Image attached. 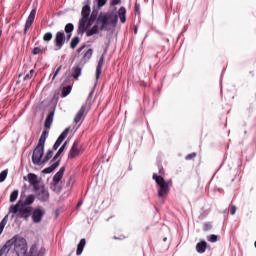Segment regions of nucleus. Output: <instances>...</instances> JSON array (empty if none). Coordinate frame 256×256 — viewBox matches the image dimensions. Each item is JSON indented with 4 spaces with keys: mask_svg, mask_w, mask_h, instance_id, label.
<instances>
[{
    "mask_svg": "<svg viewBox=\"0 0 256 256\" xmlns=\"http://www.w3.org/2000/svg\"><path fill=\"white\" fill-rule=\"evenodd\" d=\"M33 75H35V70L31 69L29 73L24 76V81H28V79H32Z\"/></svg>",
    "mask_w": 256,
    "mask_h": 256,
    "instance_id": "obj_36",
    "label": "nucleus"
},
{
    "mask_svg": "<svg viewBox=\"0 0 256 256\" xmlns=\"http://www.w3.org/2000/svg\"><path fill=\"white\" fill-rule=\"evenodd\" d=\"M9 213L12 215H17V217H23L24 219H27L31 213V208L24 206L23 203L19 201L17 204L10 207Z\"/></svg>",
    "mask_w": 256,
    "mask_h": 256,
    "instance_id": "obj_3",
    "label": "nucleus"
},
{
    "mask_svg": "<svg viewBox=\"0 0 256 256\" xmlns=\"http://www.w3.org/2000/svg\"><path fill=\"white\" fill-rule=\"evenodd\" d=\"M8 247L13 248V253L17 256H23L27 253V240L21 236H14L12 239L6 242Z\"/></svg>",
    "mask_w": 256,
    "mask_h": 256,
    "instance_id": "obj_2",
    "label": "nucleus"
},
{
    "mask_svg": "<svg viewBox=\"0 0 256 256\" xmlns=\"http://www.w3.org/2000/svg\"><path fill=\"white\" fill-rule=\"evenodd\" d=\"M208 241H210V243H215L217 242V235H210L208 237Z\"/></svg>",
    "mask_w": 256,
    "mask_h": 256,
    "instance_id": "obj_40",
    "label": "nucleus"
},
{
    "mask_svg": "<svg viewBox=\"0 0 256 256\" xmlns=\"http://www.w3.org/2000/svg\"><path fill=\"white\" fill-rule=\"evenodd\" d=\"M93 56V49L89 48L83 55L84 59H90Z\"/></svg>",
    "mask_w": 256,
    "mask_h": 256,
    "instance_id": "obj_31",
    "label": "nucleus"
},
{
    "mask_svg": "<svg viewBox=\"0 0 256 256\" xmlns=\"http://www.w3.org/2000/svg\"><path fill=\"white\" fill-rule=\"evenodd\" d=\"M85 109H87V105H82L80 110L78 111V113L76 114V116L74 118L75 123H80L81 119H83V117H85Z\"/></svg>",
    "mask_w": 256,
    "mask_h": 256,
    "instance_id": "obj_14",
    "label": "nucleus"
},
{
    "mask_svg": "<svg viewBox=\"0 0 256 256\" xmlns=\"http://www.w3.org/2000/svg\"><path fill=\"white\" fill-rule=\"evenodd\" d=\"M153 179L159 186L158 197H165V195L169 193V182L165 181L163 177L158 176L156 174L153 175Z\"/></svg>",
    "mask_w": 256,
    "mask_h": 256,
    "instance_id": "obj_4",
    "label": "nucleus"
},
{
    "mask_svg": "<svg viewBox=\"0 0 256 256\" xmlns=\"http://www.w3.org/2000/svg\"><path fill=\"white\" fill-rule=\"evenodd\" d=\"M17 197H19V190H14L10 194V203H15V201H17Z\"/></svg>",
    "mask_w": 256,
    "mask_h": 256,
    "instance_id": "obj_26",
    "label": "nucleus"
},
{
    "mask_svg": "<svg viewBox=\"0 0 256 256\" xmlns=\"http://www.w3.org/2000/svg\"><path fill=\"white\" fill-rule=\"evenodd\" d=\"M193 157H195V153H192V154L188 155V156L186 157V159H193Z\"/></svg>",
    "mask_w": 256,
    "mask_h": 256,
    "instance_id": "obj_44",
    "label": "nucleus"
},
{
    "mask_svg": "<svg viewBox=\"0 0 256 256\" xmlns=\"http://www.w3.org/2000/svg\"><path fill=\"white\" fill-rule=\"evenodd\" d=\"M33 203H35V196L34 195H28L24 201V203H22L24 206L28 207L29 205H33Z\"/></svg>",
    "mask_w": 256,
    "mask_h": 256,
    "instance_id": "obj_24",
    "label": "nucleus"
},
{
    "mask_svg": "<svg viewBox=\"0 0 256 256\" xmlns=\"http://www.w3.org/2000/svg\"><path fill=\"white\" fill-rule=\"evenodd\" d=\"M96 3L99 9H101V7H103L107 3V0H96Z\"/></svg>",
    "mask_w": 256,
    "mask_h": 256,
    "instance_id": "obj_39",
    "label": "nucleus"
},
{
    "mask_svg": "<svg viewBox=\"0 0 256 256\" xmlns=\"http://www.w3.org/2000/svg\"><path fill=\"white\" fill-rule=\"evenodd\" d=\"M105 63V57L101 56L98 62V66L96 68V79H99L101 76V71L103 69V64Z\"/></svg>",
    "mask_w": 256,
    "mask_h": 256,
    "instance_id": "obj_15",
    "label": "nucleus"
},
{
    "mask_svg": "<svg viewBox=\"0 0 256 256\" xmlns=\"http://www.w3.org/2000/svg\"><path fill=\"white\" fill-rule=\"evenodd\" d=\"M9 251H11V248H9V244L6 242L0 249V256L9 255Z\"/></svg>",
    "mask_w": 256,
    "mask_h": 256,
    "instance_id": "obj_23",
    "label": "nucleus"
},
{
    "mask_svg": "<svg viewBox=\"0 0 256 256\" xmlns=\"http://www.w3.org/2000/svg\"><path fill=\"white\" fill-rule=\"evenodd\" d=\"M47 135H49V133L46 130L42 132L41 137L39 139L38 146L45 147V141H47Z\"/></svg>",
    "mask_w": 256,
    "mask_h": 256,
    "instance_id": "obj_22",
    "label": "nucleus"
},
{
    "mask_svg": "<svg viewBox=\"0 0 256 256\" xmlns=\"http://www.w3.org/2000/svg\"><path fill=\"white\" fill-rule=\"evenodd\" d=\"M1 33H2V32L0 31V37H1Z\"/></svg>",
    "mask_w": 256,
    "mask_h": 256,
    "instance_id": "obj_47",
    "label": "nucleus"
},
{
    "mask_svg": "<svg viewBox=\"0 0 256 256\" xmlns=\"http://www.w3.org/2000/svg\"><path fill=\"white\" fill-rule=\"evenodd\" d=\"M164 241H167V238H164Z\"/></svg>",
    "mask_w": 256,
    "mask_h": 256,
    "instance_id": "obj_46",
    "label": "nucleus"
},
{
    "mask_svg": "<svg viewBox=\"0 0 256 256\" xmlns=\"http://www.w3.org/2000/svg\"><path fill=\"white\" fill-rule=\"evenodd\" d=\"M7 179V170H4L0 173V183H3Z\"/></svg>",
    "mask_w": 256,
    "mask_h": 256,
    "instance_id": "obj_38",
    "label": "nucleus"
},
{
    "mask_svg": "<svg viewBox=\"0 0 256 256\" xmlns=\"http://www.w3.org/2000/svg\"><path fill=\"white\" fill-rule=\"evenodd\" d=\"M207 249V242L202 241L196 245V251L198 253H205V250Z\"/></svg>",
    "mask_w": 256,
    "mask_h": 256,
    "instance_id": "obj_19",
    "label": "nucleus"
},
{
    "mask_svg": "<svg viewBox=\"0 0 256 256\" xmlns=\"http://www.w3.org/2000/svg\"><path fill=\"white\" fill-rule=\"evenodd\" d=\"M67 147V141L60 147V149L58 150V152L55 155V159H57V157H59V155H61V153H63V151H65Z\"/></svg>",
    "mask_w": 256,
    "mask_h": 256,
    "instance_id": "obj_32",
    "label": "nucleus"
},
{
    "mask_svg": "<svg viewBox=\"0 0 256 256\" xmlns=\"http://www.w3.org/2000/svg\"><path fill=\"white\" fill-rule=\"evenodd\" d=\"M81 71V67L74 68V79H79V77H81Z\"/></svg>",
    "mask_w": 256,
    "mask_h": 256,
    "instance_id": "obj_30",
    "label": "nucleus"
},
{
    "mask_svg": "<svg viewBox=\"0 0 256 256\" xmlns=\"http://www.w3.org/2000/svg\"><path fill=\"white\" fill-rule=\"evenodd\" d=\"M65 174V168H60V170L54 175L53 182L59 183L61 179H63V175Z\"/></svg>",
    "mask_w": 256,
    "mask_h": 256,
    "instance_id": "obj_16",
    "label": "nucleus"
},
{
    "mask_svg": "<svg viewBox=\"0 0 256 256\" xmlns=\"http://www.w3.org/2000/svg\"><path fill=\"white\" fill-rule=\"evenodd\" d=\"M45 255V249L41 244H33L29 253L26 256H43Z\"/></svg>",
    "mask_w": 256,
    "mask_h": 256,
    "instance_id": "obj_6",
    "label": "nucleus"
},
{
    "mask_svg": "<svg viewBox=\"0 0 256 256\" xmlns=\"http://www.w3.org/2000/svg\"><path fill=\"white\" fill-rule=\"evenodd\" d=\"M230 213H231V215H235V213H237V207L232 206L231 210H230Z\"/></svg>",
    "mask_w": 256,
    "mask_h": 256,
    "instance_id": "obj_42",
    "label": "nucleus"
},
{
    "mask_svg": "<svg viewBox=\"0 0 256 256\" xmlns=\"http://www.w3.org/2000/svg\"><path fill=\"white\" fill-rule=\"evenodd\" d=\"M55 114L53 112H50L45 120V127L46 129H51V125L53 124V117Z\"/></svg>",
    "mask_w": 256,
    "mask_h": 256,
    "instance_id": "obj_17",
    "label": "nucleus"
},
{
    "mask_svg": "<svg viewBox=\"0 0 256 256\" xmlns=\"http://www.w3.org/2000/svg\"><path fill=\"white\" fill-rule=\"evenodd\" d=\"M50 187H51L52 191H55V193L61 192V187L59 186L58 182H52Z\"/></svg>",
    "mask_w": 256,
    "mask_h": 256,
    "instance_id": "obj_28",
    "label": "nucleus"
},
{
    "mask_svg": "<svg viewBox=\"0 0 256 256\" xmlns=\"http://www.w3.org/2000/svg\"><path fill=\"white\" fill-rule=\"evenodd\" d=\"M126 13H127V10H125V7H121L119 10H118V17L121 21V23H125V21L127 20L126 19Z\"/></svg>",
    "mask_w": 256,
    "mask_h": 256,
    "instance_id": "obj_18",
    "label": "nucleus"
},
{
    "mask_svg": "<svg viewBox=\"0 0 256 256\" xmlns=\"http://www.w3.org/2000/svg\"><path fill=\"white\" fill-rule=\"evenodd\" d=\"M85 244V238L81 239L77 246L76 255H81V253H83V249H85Z\"/></svg>",
    "mask_w": 256,
    "mask_h": 256,
    "instance_id": "obj_21",
    "label": "nucleus"
},
{
    "mask_svg": "<svg viewBox=\"0 0 256 256\" xmlns=\"http://www.w3.org/2000/svg\"><path fill=\"white\" fill-rule=\"evenodd\" d=\"M45 153V147L44 146H37L32 154V162L34 165H43V155Z\"/></svg>",
    "mask_w": 256,
    "mask_h": 256,
    "instance_id": "obj_5",
    "label": "nucleus"
},
{
    "mask_svg": "<svg viewBox=\"0 0 256 256\" xmlns=\"http://www.w3.org/2000/svg\"><path fill=\"white\" fill-rule=\"evenodd\" d=\"M7 217L5 216L2 221L0 222V235L3 233V230L5 229V226L7 225Z\"/></svg>",
    "mask_w": 256,
    "mask_h": 256,
    "instance_id": "obj_29",
    "label": "nucleus"
},
{
    "mask_svg": "<svg viewBox=\"0 0 256 256\" xmlns=\"http://www.w3.org/2000/svg\"><path fill=\"white\" fill-rule=\"evenodd\" d=\"M69 93H71V86H67L63 89L62 95L63 97H67V95H69Z\"/></svg>",
    "mask_w": 256,
    "mask_h": 256,
    "instance_id": "obj_37",
    "label": "nucleus"
},
{
    "mask_svg": "<svg viewBox=\"0 0 256 256\" xmlns=\"http://www.w3.org/2000/svg\"><path fill=\"white\" fill-rule=\"evenodd\" d=\"M28 181L33 185L35 191H37V189L40 187L39 183H41V179L37 175L30 173L28 174Z\"/></svg>",
    "mask_w": 256,
    "mask_h": 256,
    "instance_id": "obj_11",
    "label": "nucleus"
},
{
    "mask_svg": "<svg viewBox=\"0 0 256 256\" xmlns=\"http://www.w3.org/2000/svg\"><path fill=\"white\" fill-rule=\"evenodd\" d=\"M63 66H59L58 69L56 70V72L54 73V76H53V80L57 77V75H59V72L61 71Z\"/></svg>",
    "mask_w": 256,
    "mask_h": 256,
    "instance_id": "obj_41",
    "label": "nucleus"
},
{
    "mask_svg": "<svg viewBox=\"0 0 256 256\" xmlns=\"http://www.w3.org/2000/svg\"><path fill=\"white\" fill-rule=\"evenodd\" d=\"M45 215V209L39 207V208H35L32 211V221L33 223H41V221L43 220V217Z\"/></svg>",
    "mask_w": 256,
    "mask_h": 256,
    "instance_id": "obj_7",
    "label": "nucleus"
},
{
    "mask_svg": "<svg viewBox=\"0 0 256 256\" xmlns=\"http://www.w3.org/2000/svg\"><path fill=\"white\" fill-rule=\"evenodd\" d=\"M55 43L58 49H61L65 45V32H57L55 36Z\"/></svg>",
    "mask_w": 256,
    "mask_h": 256,
    "instance_id": "obj_12",
    "label": "nucleus"
},
{
    "mask_svg": "<svg viewBox=\"0 0 256 256\" xmlns=\"http://www.w3.org/2000/svg\"><path fill=\"white\" fill-rule=\"evenodd\" d=\"M79 155H81V146H79V143L75 142L69 151L68 158L75 159V157H79Z\"/></svg>",
    "mask_w": 256,
    "mask_h": 256,
    "instance_id": "obj_9",
    "label": "nucleus"
},
{
    "mask_svg": "<svg viewBox=\"0 0 256 256\" xmlns=\"http://www.w3.org/2000/svg\"><path fill=\"white\" fill-rule=\"evenodd\" d=\"M67 135H69V128H66L61 133V135L58 137V139L56 140V142L54 144L55 151H57V149H59V147H61V143H63V141H65V139H67Z\"/></svg>",
    "mask_w": 256,
    "mask_h": 256,
    "instance_id": "obj_10",
    "label": "nucleus"
},
{
    "mask_svg": "<svg viewBox=\"0 0 256 256\" xmlns=\"http://www.w3.org/2000/svg\"><path fill=\"white\" fill-rule=\"evenodd\" d=\"M121 3V0H112V5H119Z\"/></svg>",
    "mask_w": 256,
    "mask_h": 256,
    "instance_id": "obj_43",
    "label": "nucleus"
},
{
    "mask_svg": "<svg viewBox=\"0 0 256 256\" xmlns=\"http://www.w3.org/2000/svg\"><path fill=\"white\" fill-rule=\"evenodd\" d=\"M53 39V34L51 32H47L43 36V41H51Z\"/></svg>",
    "mask_w": 256,
    "mask_h": 256,
    "instance_id": "obj_33",
    "label": "nucleus"
},
{
    "mask_svg": "<svg viewBox=\"0 0 256 256\" xmlns=\"http://www.w3.org/2000/svg\"><path fill=\"white\" fill-rule=\"evenodd\" d=\"M82 49H85V46H82V47L78 48V50H77L78 53H81V50H82Z\"/></svg>",
    "mask_w": 256,
    "mask_h": 256,
    "instance_id": "obj_45",
    "label": "nucleus"
},
{
    "mask_svg": "<svg viewBox=\"0 0 256 256\" xmlns=\"http://www.w3.org/2000/svg\"><path fill=\"white\" fill-rule=\"evenodd\" d=\"M77 45H79V37H75L72 39L70 47L72 49H75V47H77Z\"/></svg>",
    "mask_w": 256,
    "mask_h": 256,
    "instance_id": "obj_34",
    "label": "nucleus"
},
{
    "mask_svg": "<svg viewBox=\"0 0 256 256\" xmlns=\"http://www.w3.org/2000/svg\"><path fill=\"white\" fill-rule=\"evenodd\" d=\"M58 167H59V162H55L50 167L45 168L44 170H42V173H44V174L53 173V171H55V169H57Z\"/></svg>",
    "mask_w": 256,
    "mask_h": 256,
    "instance_id": "obj_20",
    "label": "nucleus"
},
{
    "mask_svg": "<svg viewBox=\"0 0 256 256\" xmlns=\"http://www.w3.org/2000/svg\"><path fill=\"white\" fill-rule=\"evenodd\" d=\"M35 15H37V10L33 9L30 12V15L28 16V18L26 20L25 32H27V29H29L31 27V25H33V21H35Z\"/></svg>",
    "mask_w": 256,
    "mask_h": 256,
    "instance_id": "obj_13",
    "label": "nucleus"
},
{
    "mask_svg": "<svg viewBox=\"0 0 256 256\" xmlns=\"http://www.w3.org/2000/svg\"><path fill=\"white\" fill-rule=\"evenodd\" d=\"M47 51V48L41 49L39 47H35L33 49V55H39V53H45Z\"/></svg>",
    "mask_w": 256,
    "mask_h": 256,
    "instance_id": "obj_35",
    "label": "nucleus"
},
{
    "mask_svg": "<svg viewBox=\"0 0 256 256\" xmlns=\"http://www.w3.org/2000/svg\"><path fill=\"white\" fill-rule=\"evenodd\" d=\"M74 26L72 23H69L65 26V32L68 33L67 39H71V32H73Z\"/></svg>",
    "mask_w": 256,
    "mask_h": 256,
    "instance_id": "obj_25",
    "label": "nucleus"
},
{
    "mask_svg": "<svg viewBox=\"0 0 256 256\" xmlns=\"http://www.w3.org/2000/svg\"><path fill=\"white\" fill-rule=\"evenodd\" d=\"M36 191L37 199H39V201H49V190H47L45 186H39Z\"/></svg>",
    "mask_w": 256,
    "mask_h": 256,
    "instance_id": "obj_8",
    "label": "nucleus"
},
{
    "mask_svg": "<svg viewBox=\"0 0 256 256\" xmlns=\"http://www.w3.org/2000/svg\"><path fill=\"white\" fill-rule=\"evenodd\" d=\"M89 15H91V7L89 4H85L78 23V33L80 35L86 33L87 37H93V35H99V31H109L117 25V16L111 13L100 14L97 19Z\"/></svg>",
    "mask_w": 256,
    "mask_h": 256,
    "instance_id": "obj_1",
    "label": "nucleus"
},
{
    "mask_svg": "<svg viewBox=\"0 0 256 256\" xmlns=\"http://www.w3.org/2000/svg\"><path fill=\"white\" fill-rule=\"evenodd\" d=\"M53 157V151L48 150L46 155L43 158V165H45V163L49 162V160Z\"/></svg>",
    "mask_w": 256,
    "mask_h": 256,
    "instance_id": "obj_27",
    "label": "nucleus"
}]
</instances>
